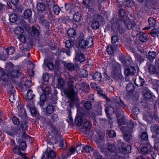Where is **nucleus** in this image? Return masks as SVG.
<instances>
[{
	"instance_id": "1",
	"label": "nucleus",
	"mask_w": 159,
	"mask_h": 159,
	"mask_svg": "<svg viewBox=\"0 0 159 159\" xmlns=\"http://www.w3.org/2000/svg\"><path fill=\"white\" fill-rule=\"evenodd\" d=\"M122 20L118 19L114 23L112 27V30L116 33L121 34L124 33L126 28L128 30H132L134 35H137L140 33V29L136 23L130 21L127 18Z\"/></svg>"
},
{
	"instance_id": "2",
	"label": "nucleus",
	"mask_w": 159,
	"mask_h": 159,
	"mask_svg": "<svg viewBox=\"0 0 159 159\" xmlns=\"http://www.w3.org/2000/svg\"><path fill=\"white\" fill-rule=\"evenodd\" d=\"M66 80L68 85L69 91L65 89L64 92L66 93L69 97L72 98L76 94L73 85L76 80L74 76L69 75L66 77Z\"/></svg>"
},
{
	"instance_id": "3",
	"label": "nucleus",
	"mask_w": 159,
	"mask_h": 159,
	"mask_svg": "<svg viewBox=\"0 0 159 159\" xmlns=\"http://www.w3.org/2000/svg\"><path fill=\"white\" fill-rule=\"evenodd\" d=\"M111 102V105L115 107L116 111L117 112L116 113V117H118L121 116V114H123V111L121 109H119V111L117 110V108L116 106V105H118L121 107H125L124 103L121 101L120 97L118 96H116L113 98L111 100H110Z\"/></svg>"
},
{
	"instance_id": "4",
	"label": "nucleus",
	"mask_w": 159,
	"mask_h": 159,
	"mask_svg": "<svg viewBox=\"0 0 159 159\" xmlns=\"http://www.w3.org/2000/svg\"><path fill=\"white\" fill-rule=\"evenodd\" d=\"M50 119L48 118L47 120V124L48 125L51 126L52 130L51 131L53 132L54 135H60L61 134L59 131L55 127H54V123H56L59 119L58 115L56 114H53L50 116Z\"/></svg>"
},
{
	"instance_id": "5",
	"label": "nucleus",
	"mask_w": 159,
	"mask_h": 159,
	"mask_svg": "<svg viewBox=\"0 0 159 159\" xmlns=\"http://www.w3.org/2000/svg\"><path fill=\"white\" fill-rule=\"evenodd\" d=\"M121 67L119 64H114L111 72L112 78L118 81H122L124 78L121 74Z\"/></svg>"
},
{
	"instance_id": "6",
	"label": "nucleus",
	"mask_w": 159,
	"mask_h": 159,
	"mask_svg": "<svg viewBox=\"0 0 159 159\" xmlns=\"http://www.w3.org/2000/svg\"><path fill=\"white\" fill-rule=\"evenodd\" d=\"M17 108L19 110L18 115L19 117L23 118V120H25L27 118L26 112L24 108L23 104L20 102H18V105Z\"/></svg>"
},
{
	"instance_id": "7",
	"label": "nucleus",
	"mask_w": 159,
	"mask_h": 159,
	"mask_svg": "<svg viewBox=\"0 0 159 159\" xmlns=\"http://www.w3.org/2000/svg\"><path fill=\"white\" fill-rule=\"evenodd\" d=\"M56 157V153L52 150L48 151V150L44 152L43 155L42 159H48V158L54 159Z\"/></svg>"
},
{
	"instance_id": "8",
	"label": "nucleus",
	"mask_w": 159,
	"mask_h": 159,
	"mask_svg": "<svg viewBox=\"0 0 159 159\" xmlns=\"http://www.w3.org/2000/svg\"><path fill=\"white\" fill-rule=\"evenodd\" d=\"M134 83L135 85L138 87H143L145 84V81L140 76L137 75L135 77Z\"/></svg>"
},
{
	"instance_id": "9",
	"label": "nucleus",
	"mask_w": 159,
	"mask_h": 159,
	"mask_svg": "<svg viewBox=\"0 0 159 159\" xmlns=\"http://www.w3.org/2000/svg\"><path fill=\"white\" fill-rule=\"evenodd\" d=\"M146 67L150 74H156L157 73V70L154 65L150 63H147Z\"/></svg>"
},
{
	"instance_id": "10",
	"label": "nucleus",
	"mask_w": 159,
	"mask_h": 159,
	"mask_svg": "<svg viewBox=\"0 0 159 159\" xmlns=\"http://www.w3.org/2000/svg\"><path fill=\"white\" fill-rule=\"evenodd\" d=\"M136 72V70L135 68L133 66H130L125 69L124 73L126 76H128L130 75H134Z\"/></svg>"
},
{
	"instance_id": "11",
	"label": "nucleus",
	"mask_w": 159,
	"mask_h": 159,
	"mask_svg": "<svg viewBox=\"0 0 159 159\" xmlns=\"http://www.w3.org/2000/svg\"><path fill=\"white\" fill-rule=\"evenodd\" d=\"M157 54L156 52L153 51H149L148 54V60L152 62L154 59L157 57Z\"/></svg>"
},
{
	"instance_id": "12",
	"label": "nucleus",
	"mask_w": 159,
	"mask_h": 159,
	"mask_svg": "<svg viewBox=\"0 0 159 159\" xmlns=\"http://www.w3.org/2000/svg\"><path fill=\"white\" fill-rule=\"evenodd\" d=\"M151 131L154 134L152 135H155L156 137L159 138V126L157 125H155L152 126Z\"/></svg>"
},
{
	"instance_id": "13",
	"label": "nucleus",
	"mask_w": 159,
	"mask_h": 159,
	"mask_svg": "<svg viewBox=\"0 0 159 159\" xmlns=\"http://www.w3.org/2000/svg\"><path fill=\"white\" fill-rule=\"evenodd\" d=\"M75 62L77 61H79L80 62H84L85 60V57L82 53L76 54L75 57L74 59Z\"/></svg>"
},
{
	"instance_id": "14",
	"label": "nucleus",
	"mask_w": 159,
	"mask_h": 159,
	"mask_svg": "<svg viewBox=\"0 0 159 159\" xmlns=\"http://www.w3.org/2000/svg\"><path fill=\"white\" fill-rule=\"evenodd\" d=\"M152 149L150 146L144 147L141 148L140 150V153L145 155L150 153L152 151Z\"/></svg>"
},
{
	"instance_id": "15",
	"label": "nucleus",
	"mask_w": 159,
	"mask_h": 159,
	"mask_svg": "<svg viewBox=\"0 0 159 159\" xmlns=\"http://www.w3.org/2000/svg\"><path fill=\"white\" fill-rule=\"evenodd\" d=\"M40 87L42 88V90L43 93L46 95H48L51 92V89L49 86L44 84H42L40 85Z\"/></svg>"
},
{
	"instance_id": "16",
	"label": "nucleus",
	"mask_w": 159,
	"mask_h": 159,
	"mask_svg": "<svg viewBox=\"0 0 159 159\" xmlns=\"http://www.w3.org/2000/svg\"><path fill=\"white\" fill-rule=\"evenodd\" d=\"M134 56L136 61L140 64L144 61L145 60L144 57L139 53H135Z\"/></svg>"
},
{
	"instance_id": "17",
	"label": "nucleus",
	"mask_w": 159,
	"mask_h": 159,
	"mask_svg": "<svg viewBox=\"0 0 159 159\" xmlns=\"http://www.w3.org/2000/svg\"><path fill=\"white\" fill-rule=\"evenodd\" d=\"M20 120L21 124L20 127L22 130H25L27 129L28 127L27 123L26 122V120L27 118L25 120H23V118L20 117Z\"/></svg>"
},
{
	"instance_id": "18",
	"label": "nucleus",
	"mask_w": 159,
	"mask_h": 159,
	"mask_svg": "<svg viewBox=\"0 0 159 159\" xmlns=\"http://www.w3.org/2000/svg\"><path fill=\"white\" fill-rule=\"evenodd\" d=\"M21 150H22L19 147L16 145H15L13 148V151L14 153L16 154L20 155L22 157L25 154L22 153L21 152Z\"/></svg>"
},
{
	"instance_id": "19",
	"label": "nucleus",
	"mask_w": 159,
	"mask_h": 159,
	"mask_svg": "<svg viewBox=\"0 0 159 159\" xmlns=\"http://www.w3.org/2000/svg\"><path fill=\"white\" fill-rule=\"evenodd\" d=\"M93 79L96 81H100L102 79V76L100 73L97 72L93 74L92 76Z\"/></svg>"
},
{
	"instance_id": "20",
	"label": "nucleus",
	"mask_w": 159,
	"mask_h": 159,
	"mask_svg": "<svg viewBox=\"0 0 159 159\" xmlns=\"http://www.w3.org/2000/svg\"><path fill=\"white\" fill-rule=\"evenodd\" d=\"M83 127L87 130H89L92 126V124L89 121L86 119H84L83 121Z\"/></svg>"
},
{
	"instance_id": "21",
	"label": "nucleus",
	"mask_w": 159,
	"mask_h": 159,
	"mask_svg": "<svg viewBox=\"0 0 159 159\" xmlns=\"http://www.w3.org/2000/svg\"><path fill=\"white\" fill-rule=\"evenodd\" d=\"M65 82L63 79L59 78L57 80V87L59 89H63Z\"/></svg>"
},
{
	"instance_id": "22",
	"label": "nucleus",
	"mask_w": 159,
	"mask_h": 159,
	"mask_svg": "<svg viewBox=\"0 0 159 159\" xmlns=\"http://www.w3.org/2000/svg\"><path fill=\"white\" fill-rule=\"evenodd\" d=\"M152 137L155 141L154 148L156 150H159V138L156 137L155 135H152Z\"/></svg>"
},
{
	"instance_id": "23",
	"label": "nucleus",
	"mask_w": 159,
	"mask_h": 159,
	"mask_svg": "<svg viewBox=\"0 0 159 159\" xmlns=\"http://www.w3.org/2000/svg\"><path fill=\"white\" fill-rule=\"evenodd\" d=\"M83 4L86 7H89L95 4L94 0H83Z\"/></svg>"
},
{
	"instance_id": "24",
	"label": "nucleus",
	"mask_w": 159,
	"mask_h": 159,
	"mask_svg": "<svg viewBox=\"0 0 159 159\" xmlns=\"http://www.w3.org/2000/svg\"><path fill=\"white\" fill-rule=\"evenodd\" d=\"M85 40L88 47H91L93 46V40L92 37L89 36Z\"/></svg>"
},
{
	"instance_id": "25",
	"label": "nucleus",
	"mask_w": 159,
	"mask_h": 159,
	"mask_svg": "<svg viewBox=\"0 0 159 159\" xmlns=\"http://www.w3.org/2000/svg\"><path fill=\"white\" fill-rule=\"evenodd\" d=\"M127 127L129 128L128 131L130 133H132L133 130L132 129L134 127V122L132 120H130L127 122Z\"/></svg>"
},
{
	"instance_id": "26",
	"label": "nucleus",
	"mask_w": 159,
	"mask_h": 159,
	"mask_svg": "<svg viewBox=\"0 0 159 159\" xmlns=\"http://www.w3.org/2000/svg\"><path fill=\"white\" fill-rule=\"evenodd\" d=\"M32 11L30 9L26 10L24 13V17L25 19L30 18L32 15Z\"/></svg>"
},
{
	"instance_id": "27",
	"label": "nucleus",
	"mask_w": 159,
	"mask_h": 159,
	"mask_svg": "<svg viewBox=\"0 0 159 159\" xmlns=\"http://www.w3.org/2000/svg\"><path fill=\"white\" fill-rule=\"evenodd\" d=\"M148 35L145 33H142L139 36V39L142 42H145L148 40Z\"/></svg>"
},
{
	"instance_id": "28",
	"label": "nucleus",
	"mask_w": 159,
	"mask_h": 159,
	"mask_svg": "<svg viewBox=\"0 0 159 159\" xmlns=\"http://www.w3.org/2000/svg\"><path fill=\"white\" fill-rule=\"evenodd\" d=\"M66 69L70 71H73L75 69V66L73 63L69 62L65 64Z\"/></svg>"
},
{
	"instance_id": "29",
	"label": "nucleus",
	"mask_w": 159,
	"mask_h": 159,
	"mask_svg": "<svg viewBox=\"0 0 159 159\" xmlns=\"http://www.w3.org/2000/svg\"><path fill=\"white\" fill-rule=\"evenodd\" d=\"M15 50L14 47H8L6 50L7 54V55H4V56H7L8 58V56L9 55H11L13 54L15 52Z\"/></svg>"
},
{
	"instance_id": "30",
	"label": "nucleus",
	"mask_w": 159,
	"mask_h": 159,
	"mask_svg": "<svg viewBox=\"0 0 159 159\" xmlns=\"http://www.w3.org/2000/svg\"><path fill=\"white\" fill-rule=\"evenodd\" d=\"M15 33L18 35H21L23 34L24 32V30L20 26L16 27L14 30Z\"/></svg>"
},
{
	"instance_id": "31",
	"label": "nucleus",
	"mask_w": 159,
	"mask_h": 159,
	"mask_svg": "<svg viewBox=\"0 0 159 159\" xmlns=\"http://www.w3.org/2000/svg\"><path fill=\"white\" fill-rule=\"evenodd\" d=\"M67 34L69 37L74 38L76 35V32L74 29L70 28L67 31Z\"/></svg>"
},
{
	"instance_id": "32",
	"label": "nucleus",
	"mask_w": 159,
	"mask_h": 159,
	"mask_svg": "<svg viewBox=\"0 0 159 159\" xmlns=\"http://www.w3.org/2000/svg\"><path fill=\"white\" fill-rule=\"evenodd\" d=\"M18 143H19V147L22 150L24 151L25 150L27 147L26 143L25 141H21V140L18 141Z\"/></svg>"
},
{
	"instance_id": "33",
	"label": "nucleus",
	"mask_w": 159,
	"mask_h": 159,
	"mask_svg": "<svg viewBox=\"0 0 159 159\" xmlns=\"http://www.w3.org/2000/svg\"><path fill=\"white\" fill-rule=\"evenodd\" d=\"M114 108L110 106L106 107L105 109L106 113L108 115L112 114L114 112Z\"/></svg>"
},
{
	"instance_id": "34",
	"label": "nucleus",
	"mask_w": 159,
	"mask_h": 159,
	"mask_svg": "<svg viewBox=\"0 0 159 159\" xmlns=\"http://www.w3.org/2000/svg\"><path fill=\"white\" fill-rule=\"evenodd\" d=\"M79 44L80 46L83 49H85L88 46L86 44V40L82 39L80 40L79 41Z\"/></svg>"
},
{
	"instance_id": "35",
	"label": "nucleus",
	"mask_w": 159,
	"mask_h": 159,
	"mask_svg": "<svg viewBox=\"0 0 159 159\" xmlns=\"http://www.w3.org/2000/svg\"><path fill=\"white\" fill-rule=\"evenodd\" d=\"M81 17V14L79 12H77L74 14L73 19L75 21L79 22L80 21Z\"/></svg>"
},
{
	"instance_id": "36",
	"label": "nucleus",
	"mask_w": 159,
	"mask_h": 159,
	"mask_svg": "<svg viewBox=\"0 0 159 159\" xmlns=\"http://www.w3.org/2000/svg\"><path fill=\"white\" fill-rule=\"evenodd\" d=\"M131 146L129 145H124L123 146H121V148L125 152L129 153L131 152Z\"/></svg>"
},
{
	"instance_id": "37",
	"label": "nucleus",
	"mask_w": 159,
	"mask_h": 159,
	"mask_svg": "<svg viewBox=\"0 0 159 159\" xmlns=\"http://www.w3.org/2000/svg\"><path fill=\"white\" fill-rule=\"evenodd\" d=\"M114 47L111 46L109 45L107 46V52L109 54H112L115 51Z\"/></svg>"
},
{
	"instance_id": "38",
	"label": "nucleus",
	"mask_w": 159,
	"mask_h": 159,
	"mask_svg": "<svg viewBox=\"0 0 159 159\" xmlns=\"http://www.w3.org/2000/svg\"><path fill=\"white\" fill-rule=\"evenodd\" d=\"M26 96L27 99H32L34 96V94H33V91L30 89L28 90Z\"/></svg>"
},
{
	"instance_id": "39",
	"label": "nucleus",
	"mask_w": 159,
	"mask_h": 159,
	"mask_svg": "<svg viewBox=\"0 0 159 159\" xmlns=\"http://www.w3.org/2000/svg\"><path fill=\"white\" fill-rule=\"evenodd\" d=\"M3 72L0 73V79H2L3 81L5 82L7 81L8 80V77L3 69Z\"/></svg>"
},
{
	"instance_id": "40",
	"label": "nucleus",
	"mask_w": 159,
	"mask_h": 159,
	"mask_svg": "<svg viewBox=\"0 0 159 159\" xmlns=\"http://www.w3.org/2000/svg\"><path fill=\"white\" fill-rule=\"evenodd\" d=\"M100 26V24L98 21H93L91 24L92 28L94 30H97L98 29Z\"/></svg>"
},
{
	"instance_id": "41",
	"label": "nucleus",
	"mask_w": 159,
	"mask_h": 159,
	"mask_svg": "<svg viewBox=\"0 0 159 159\" xmlns=\"http://www.w3.org/2000/svg\"><path fill=\"white\" fill-rule=\"evenodd\" d=\"M65 44L66 48H70L74 45V42L72 41L68 40L65 42Z\"/></svg>"
},
{
	"instance_id": "42",
	"label": "nucleus",
	"mask_w": 159,
	"mask_h": 159,
	"mask_svg": "<svg viewBox=\"0 0 159 159\" xmlns=\"http://www.w3.org/2000/svg\"><path fill=\"white\" fill-rule=\"evenodd\" d=\"M10 20L12 23H14L17 20V16L14 14H12L9 16Z\"/></svg>"
},
{
	"instance_id": "43",
	"label": "nucleus",
	"mask_w": 159,
	"mask_h": 159,
	"mask_svg": "<svg viewBox=\"0 0 159 159\" xmlns=\"http://www.w3.org/2000/svg\"><path fill=\"white\" fill-rule=\"evenodd\" d=\"M126 89L128 92H132L134 89V86L133 84L130 83L127 85Z\"/></svg>"
},
{
	"instance_id": "44",
	"label": "nucleus",
	"mask_w": 159,
	"mask_h": 159,
	"mask_svg": "<svg viewBox=\"0 0 159 159\" xmlns=\"http://www.w3.org/2000/svg\"><path fill=\"white\" fill-rule=\"evenodd\" d=\"M20 74V73L18 70H13L11 72V76L14 78L19 76Z\"/></svg>"
},
{
	"instance_id": "45",
	"label": "nucleus",
	"mask_w": 159,
	"mask_h": 159,
	"mask_svg": "<svg viewBox=\"0 0 159 159\" xmlns=\"http://www.w3.org/2000/svg\"><path fill=\"white\" fill-rule=\"evenodd\" d=\"M104 140V136L102 135L99 134H98V136L96 137V142L97 143H101Z\"/></svg>"
},
{
	"instance_id": "46",
	"label": "nucleus",
	"mask_w": 159,
	"mask_h": 159,
	"mask_svg": "<svg viewBox=\"0 0 159 159\" xmlns=\"http://www.w3.org/2000/svg\"><path fill=\"white\" fill-rule=\"evenodd\" d=\"M46 111L48 113L51 114L54 111V107L53 106L49 104L47 107Z\"/></svg>"
},
{
	"instance_id": "47",
	"label": "nucleus",
	"mask_w": 159,
	"mask_h": 159,
	"mask_svg": "<svg viewBox=\"0 0 159 159\" xmlns=\"http://www.w3.org/2000/svg\"><path fill=\"white\" fill-rule=\"evenodd\" d=\"M148 22L149 25L151 27H154L156 23L155 20V18L152 17H150L148 19Z\"/></svg>"
},
{
	"instance_id": "48",
	"label": "nucleus",
	"mask_w": 159,
	"mask_h": 159,
	"mask_svg": "<svg viewBox=\"0 0 159 159\" xmlns=\"http://www.w3.org/2000/svg\"><path fill=\"white\" fill-rule=\"evenodd\" d=\"M93 150V148L91 146L89 145H87L83 148V150H81V151L83 152L84 150L85 152L88 153L90 152L91 151H92Z\"/></svg>"
},
{
	"instance_id": "49",
	"label": "nucleus",
	"mask_w": 159,
	"mask_h": 159,
	"mask_svg": "<svg viewBox=\"0 0 159 159\" xmlns=\"http://www.w3.org/2000/svg\"><path fill=\"white\" fill-rule=\"evenodd\" d=\"M52 10L54 14L56 15H58L60 12V9L57 5L53 6Z\"/></svg>"
},
{
	"instance_id": "50",
	"label": "nucleus",
	"mask_w": 159,
	"mask_h": 159,
	"mask_svg": "<svg viewBox=\"0 0 159 159\" xmlns=\"http://www.w3.org/2000/svg\"><path fill=\"white\" fill-rule=\"evenodd\" d=\"M32 32L33 35L34 37H37L39 34V32L38 30L36 29L34 26H32Z\"/></svg>"
},
{
	"instance_id": "51",
	"label": "nucleus",
	"mask_w": 159,
	"mask_h": 159,
	"mask_svg": "<svg viewBox=\"0 0 159 159\" xmlns=\"http://www.w3.org/2000/svg\"><path fill=\"white\" fill-rule=\"evenodd\" d=\"M59 145L60 147L63 150L66 149V140L65 139H62L60 142Z\"/></svg>"
},
{
	"instance_id": "52",
	"label": "nucleus",
	"mask_w": 159,
	"mask_h": 159,
	"mask_svg": "<svg viewBox=\"0 0 159 159\" xmlns=\"http://www.w3.org/2000/svg\"><path fill=\"white\" fill-rule=\"evenodd\" d=\"M120 60L125 66H128V64H127L128 60L125 58V56H122L119 57Z\"/></svg>"
},
{
	"instance_id": "53",
	"label": "nucleus",
	"mask_w": 159,
	"mask_h": 159,
	"mask_svg": "<svg viewBox=\"0 0 159 159\" xmlns=\"http://www.w3.org/2000/svg\"><path fill=\"white\" fill-rule=\"evenodd\" d=\"M57 95L54 94L51 97L50 102L51 104H55L57 103Z\"/></svg>"
},
{
	"instance_id": "54",
	"label": "nucleus",
	"mask_w": 159,
	"mask_h": 159,
	"mask_svg": "<svg viewBox=\"0 0 159 159\" xmlns=\"http://www.w3.org/2000/svg\"><path fill=\"white\" fill-rule=\"evenodd\" d=\"M124 138L126 141H129L132 139V136L130 133H125L124 134Z\"/></svg>"
},
{
	"instance_id": "55",
	"label": "nucleus",
	"mask_w": 159,
	"mask_h": 159,
	"mask_svg": "<svg viewBox=\"0 0 159 159\" xmlns=\"http://www.w3.org/2000/svg\"><path fill=\"white\" fill-rule=\"evenodd\" d=\"M115 147L113 144L109 143L108 144L107 149L110 152H114L115 150Z\"/></svg>"
},
{
	"instance_id": "56",
	"label": "nucleus",
	"mask_w": 159,
	"mask_h": 159,
	"mask_svg": "<svg viewBox=\"0 0 159 159\" xmlns=\"http://www.w3.org/2000/svg\"><path fill=\"white\" fill-rule=\"evenodd\" d=\"M158 30H157L155 28L152 29L150 32L151 36L153 37L158 36L159 34Z\"/></svg>"
},
{
	"instance_id": "57",
	"label": "nucleus",
	"mask_w": 159,
	"mask_h": 159,
	"mask_svg": "<svg viewBox=\"0 0 159 159\" xmlns=\"http://www.w3.org/2000/svg\"><path fill=\"white\" fill-rule=\"evenodd\" d=\"M125 15V11L122 9H120L119 11V15L121 17V18L119 19L122 20V21H123V20L122 19H125V18H127V17H123V16H124Z\"/></svg>"
},
{
	"instance_id": "58",
	"label": "nucleus",
	"mask_w": 159,
	"mask_h": 159,
	"mask_svg": "<svg viewBox=\"0 0 159 159\" xmlns=\"http://www.w3.org/2000/svg\"><path fill=\"white\" fill-rule=\"evenodd\" d=\"M45 5L42 3H39L37 5L38 10L41 11H43L45 10Z\"/></svg>"
},
{
	"instance_id": "59",
	"label": "nucleus",
	"mask_w": 159,
	"mask_h": 159,
	"mask_svg": "<svg viewBox=\"0 0 159 159\" xmlns=\"http://www.w3.org/2000/svg\"><path fill=\"white\" fill-rule=\"evenodd\" d=\"M141 139L143 140H147L148 139V135L146 132H144L141 133L140 136Z\"/></svg>"
},
{
	"instance_id": "60",
	"label": "nucleus",
	"mask_w": 159,
	"mask_h": 159,
	"mask_svg": "<svg viewBox=\"0 0 159 159\" xmlns=\"http://www.w3.org/2000/svg\"><path fill=\"white\" fill-rule=\"evenodd\" d=\"M84 108L87 110H89L92 107L91 103L90 101H87L84 104Z\"/></svg>"
},
{
	"instance_id": "61",
	"label": "nucleus",
	"mask_w": 159,
	"mask_h": 159,
	"mask_svg": "<svg viewBox=\"0 0 159 159\" xmlns=\"http://www.w3.org/2000/svg\"><path fill=\"white\" fill-rule=\"evenodd\" d=\"M12 120L13 123L16 125H18L20 123L19 118L15 116H13L12 118Z\"/></svg>"
},
{
	"instance_id": "62",
	"label": "nucleus",
	"mask_w": 159,
	"mask_h": 159,
	"mask_svg": "<svg viewBox=\"0 0 159 159\" xmlns=\"http://www.w3.org/2000/svg\"><path fill=\"white\" fill-rule=\"evenodd\" d=\"M83 120L80 117H78L75 119V124L78 126H80L82 123H83Z\"/></svg>"
},
{
	"instance_id": "63",
	"label": "nucleus",
	"mask_w": 159,
	"mask_h": 159,
	"mask_svg": "<svg viewBox=\"0 0 159 159\" xmlns=\"http://www.w3.org/2000/svg\"><path fill=\"white\" fill-rule=\"evenodd\" d=\"M32 99H27V106L30 109L34 107V102Z\"/></svg>"
},
{
	"instance_id": "64",
	"label": "nucleus",
	"mask_w": 159,
	"mask_h": 159,
	"mask_svg": "<svg viewBox=\"0 0 159 159\" xmlns=\"http://www.w3.org/2000/svg\"><path fill=\"white\" fill-rule=\"evenodd\" d=\"M40 21L42 25L43 26H48L49 25V22L48 21L44 18H41Z\"/></svg>"
}]
</instances>
